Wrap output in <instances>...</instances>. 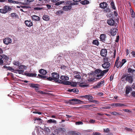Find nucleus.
Returning a JSON list of instances; mask_svg holds the SVG:
<instances>
[{"label":"nucleus","instance_id":"f257e3e1","mask_svg":"<svg viewBox=\"0 0 135 135\" xmlns=\"http://www.w3.org/2000/svg\"><path fill=\"white\" fill-rule=\"evenodd\" d=\"M103 63L102 64V67L104 69H108L109 68L110 65V61L108 57H105L103 59Z\"/></svg>","mask_w":135,"mask_h":135},{"label":"nucleus","instance_id":"f03ea898","mask_svg":"<svg viewBox=\"0 0 135 135\" xmlns=\"http://www.w3.org/2000/svg\"><path fill=\"white\" fill-rule=\"evenodd\" d=\"M121 79L122 81H128L130 83H132L133 81V79L132 76H127L126 75H123L121 78Z\"/></svg>","mask_w":135,"mask_h":135},{"label":"nucleus","instance_id":"7ed1b4c3","mask_svg":"<svg viewBox=\"0 0 135 135\" xmlns=\"http://www.w3.org/2000/svg\"><path fill=\"white\" fill-rule=\"evenodd\" d=\"M69 101H70L77 102H70V104L73 105H75L77 104H85L84 102L81 101L80 100L73 98L70 99Z\"/></svg>","mask_w":135,"mask_h":135},{"label":"nucleus","instance_id":"20e7f679","mask_svg":"<svg viewBox=\"0 0 135 135\" xmlns=\"http://www.w3.org/2000/svg\"><path fill=\"white\" fill-rule=\"evenodd\" d=\"M95 76L97 79H100L103 77L102 73V70L99 69H97L95 70L94 72Z\"/></svg>","mask_w":135,"mask_h":135},{"label":"nucleus","instance_id":"39448f33","mask_svg":"<svg viewBox=\"0 0 135 135\" xmlns=\"http://www.w3.org/2000/svg\"><path fill=\"white\" fill-rule=\"evenodd\" d=\"M87 76H88L87 77V80L90 82L94 80L95 78V77L94 72L92 71L88 73L86 76V77Z\"/></svg>","mask_w":135,"mask_h":135},{"label":"nucleus","instance_id":"423d86ee","mask_svg":"<svg viewBox=\"0 0 135 135\" xmlns=\"http://www.w3.org/2000/svg\"><path fill=\"white\" fill-rule=\"evenodd\" d=\"M12 9V8L6 6L2 9H0V12L2 13L5 14L8 12L11 11Z\"/></svg>","mask_w":135,"mask_h":135},{"label":"nucleus","instance_id":"0eeeda50","mask_svg":"<svg viewBox=\"0 0 135 135\" xmlns=\"http://www.w3.org/2000/svg\"><path fill=\"white\" fill-rule=\"evenodd\" d=\"M51 75L54 80L55 82H58V79L60 77L59 74L53 72L52 73Z\"/></svg>","mask_w":135,"mask_h":135},{"label":"nucleus","instance_id":"6e6552de","mask_svg":"<svg viewBox=\"0 0 135 135\" xmlns=\"http://www.w3.org/2000/svg\"><path fill=\"white\" fill-rule=\"evenodd\" d=\"M118 26L115 27V28H112L110 30V33L112 36H114L116 35L117 33L118 32V30L117 28Z\"/></svg>","mask_w":135,"mask_h":135},{"label":"nucleus","instance_id":"1a4fd4ad","mask_svg":"<svg viewBox=\"0 0 135 135\" xmlns=\"http://www.w3.org/2000/svg\"><path fill=\"white\" fill-rule=\"evenodd\" d=\"M107 23L110 26H114L116 27L117 26V23H115V21L112 18L109 19L107 20Z\"/></svg>","mask_w":135,"mask_h":135},{"label":"nucleus","instance_id":"9d476101","mask_svg":"<svg viewBox=\"0 0 135 135\" xmlns=\"http://www.w3.org/2000/svg\"><path fill=\"white\" fill-rule=\"evenodd\" d=\"M3 43L6 45H8L12 42L11 39L9 37H7L3 40Z\"/></svg>","mask_w":135,"mask_h":135},{"label":"nucleus","instance_id":"9b49d317","mask_svg":"<svg viewBox=\"0 0 135 135\" xmlns=\"http://www.w3.org/2000/svg\"><path fill=\"white\" fill-rule=\"evenodd\" d=\"M107 51L106 49H103L101 50L100 54L102 56L105 57L107 55Z\"/></svg>","mask_w":135,"mask_h":135},{"label":"nucleus","instance_id":"f8f14e48","mask_svg":"<svg viewBox=\"0 0 135 135\" xmlns=\"http://www.w3.org/2000/svg\"><path fill=\"white\" fill-rule=\"evenodd\" d=\"M104 80H101L100 82L98 83L97 85L94 86V88H99L101 87L102 85L104 83Z\"/></svg>","mask_w":135,"mask_h":135},{"label":"nucleus","instance_id":"ddd939ff","mask_svg":"<svg viewBox=\"0 0 135 135\" xmlns=\"http://www.w3.org/2000/svg\"><path fill=\"white\" fill-rule=\"evenodd\" d=\"M108 6V4L106 2H103L100 3L99 6L102 9L105 8Z\"/></svg>","mask_w":135,"mask_h":135},{"label":"nucleus","instance_id":"4468645a","mask_svg":"<svg viewBox=\"0 0 135 135\" xmlns=\"http://www.w3.org/2000/svg\"><path fill=\"white\" fill-rule=\"evenodd\" d=\"M112 106H114L115 107H121L123 106L126 107V105L123 104H122L120 103H113L111 105Z\"/></svg>","mask_w":135,"mask_h":135},{"label":"nucleus","instance_id":"2eb2a0df","mask_svg":"<svg viewBox=\"0 0 135 135\" xmlns=\"http://www.w3.org/2000/svg\"><path fill=\"white\" fill-rule=\"evenodd\" d=\"M32 20L35 21H38L40 20V17L36 15H33L31 16Z\"/></svg>","mask_w":135,"mask_h":135},{"label":"nucleus","instance_id":"dca6fc26","mask_svg":"<svg viewBox=\"0 0 135 135\" xmlns=\"http://www.w3.org/2000/svg\"><path fill=\"white\" fill-rule=\"evenodd\" d=\"M25 23L26 25L28 27H30L33 25V23L30 20H26L25 21Z\"/></svg>","mask_w":135,"mask_h":135},{"label":"nucleus","instance_id":"f3484780","mask_svg":"<svg viewBox=\"0 0 135 135\" xmlns=\"http://www.w3.org/2000/svg\"><path fill=\"white\" fill-rule=\"evenodd\" d=\"M105 35L104 34H101L100 36V41L103 42H105Z\"/></svg>","mask_w":135,"mask_h":135},{"label":"nucleus","instance_id":"a211bd4d","mask_svg":"<svg viewBox=\"0 0 135 135\" xmlns=\"http://www.w3.org/2000/svg\"><path fill=\"white\" fill-rule=\"evenodd\" d=\"M72 7L70 5L66 6H64L62 8L65 11L70 10L71 8Z\"/></svg>","mask_w":135,"mask_h":135},{"label":"nucleus","instance_id":"6ab92c4d","mask_svg":"<svg viewBox=\"0 0 135 135\" xmlns=\"http://www.w3.org/2000/svg\"><path fill=\"white\" fill-rule=\"evenodd\" d=\"M37 85V84H31L30 86L33 88H35L36 92H38V87L36 86Z\"/></svg>","mask_w":135,"mask_h":135},{"label":"nucleus","instance_id":"aec40b11","mask_svg":"<svg viewBox=\"0 0 135 135\" xmlns=\"http://www.w3.org/2000/svg\"><path fill=\"white\" fill-rule=\"evenodd\" d=\"M25 75L26 76L29 77H36V76H37V74L36 73H26Z\"/></svg>","mask_w":135,"mask_h":135},{"label":"nucleus","instance_id":"412c9836","mask_svg":"<svg viewBox=\"0 0 135 135\" xmlns=\"http://www.w3.org/2000/svg\"><path fill=\"white\" fill-rule=\"evenodd\" d=\"M68 91L69 92H73L74 93H77L78 92V90L76 88H74L71 89H69L68 90Z\"/></svg>","mask_w":135,"mask_h":135},{"label":"nucleus","instance_id":"4be33fe9","mask_svg":"<svg viewBox=\"0 0 135 135\" xmlns=\"http://www.w3.org/2000/svg\"><path fill=\"white\" fill-rule=\"evenodd\" d=\"M42 19L44 20L47 21L49 20L50 18L48 16L44 15L43 16Z\"/></svg>","mask_w":135,"mask_h":135},{"label":"nucleus","instance_id":"5701e85b","mask_svg":"<svg viewBox=\"0 0 135 135\" xmlns=\"http://www.w3.org/2000/svg\"><path fill=\"white\" fill-rule=\"evenodd\" d=\"M121 62L119 61L117 62H115L114 66H116V67L117 68H119L120 67V68L122 66H121Z\"/></svg>","mask_w":135,"mask_h":135},{"label":"nucleus","instance_id":"b1692460","mask_svg":"<svg viewBox=\"0 0 135 135\" xmlns=\"http://www.w3.org/2000/svg\"><path fill=\"white\" fill-rule=\"evenodd\" d=\"M39 73L42 75H45L47 73V71L43 69H41L39 70Z\"/></svg>","mask_w":135,"mask_h":135},{"label":"nucleus","instance_id":"393cba45","mask_svg":"<svg viewBox=\"0 0 135 135\" xmlns=\"http://www.w3.org/2000/svg\"><path fill=\"white\" fill-rule=\"evenodd\" d=\"M60 78L61 80L64 81L68 80L69 79V78L66 76H61Z\"/></svg>","mask_w":135,"mask_h":135},{"label":"nucleus","instance_id":"a878e982","mask_svg":"<svg viewBox=\"0 0 135 135\" xmlns=\"http://www.w3.org/2000/svg\"><path fill=\"white\" fill-rule=\"evenodd\" d=\"M132 90V88L130 87L126 88V94L127 95L128 94L129 92V91H131Z\"/></svg>","mask_w":135,"mask_h":135},{"label":"nucleus","instance_id":"bb28decb","mask_svg":"<svg viewBox=\"0 0 135 135\" xmlns=\"http://www.w3.org/2000/svg\"><path fill=\"white\" fill-rule=\"evenodd\" d=\"M92 43L93 44L96 45L97 46H98L99 44V41L97 40L96 39L94 40L92 42Z\"/></svg>","mask_w":135,"mask_h":135},{"label":"nucleus","instance_id":"cd10ccee","mask_svg":"<svg viewBox=\"0 0 135 135\" xmlns=\"http://www.w3.org/2000/svg\"><path fill=\"white\" fill-rule=\"evenodd\" d=\"M76 75L74 76L75 78L78 79H80L81 77L80 75V73L78 72H76Z\"/></svg>","mask_w":135,"mask_h":135},{"label":"nucleus","instance_id":"c85d7f7f","mask_svg":"<svg viewBox=\"0 0 135 135\" xmlns=\"http://www.w3.org/2000/svg\"><path fill=\"white\" fill-rule=\"evenodd\" d=\"M89 3V2L87 0H85L80 2V3L81 4L84 5L88 4Z\"/></svg>","mask_w":135,"mask_h":135},{"label":"nucleus","instance_id":"c756f323","mask_svg":"<svg viewBox=\"0 0 135 135\" xmlns=\"http://www.w3.org/2000/svg\"><path fill=\"white\" fill-rule=\"evenodd\" d=\"M87 99H88L89 102H91L93 99V97L91 95H88V98Z\"/></svg>","mask_w":135,"mask_h":135},{"label":"nucleus","instance_id":"7c9ffc66","mask_svg":"<svg viewBox=\"0 0 135 135\" xmlns=\"http://www.w3.org/2000/svg\"><path fill=\"white\" fill-rule=\"evenodd\" d=\"M110 5L112 8L114 9H116V8L115 6V4L113 1H112L110 3Z\"/></svg>","mask_w":135,"mask_h":135},{"label":"nucleus","instance_id":"2f4dec72","mask_svg":"<svg viewBox=\"0 0 135 135\" xmlns=\"http://www.w3.org/2000/svg\"><path fill=\"white\" fill-rule=\"evenodd\" d=\"M35 121L37 120L39 122V124H40L41 123H42L43 120L42 119H41L40 118H35V119L34 120Z\"/></svg>","mask_w":135,"mask_h":135},{"label":"nucleus","instance_id":"473e14b6","mask_svg":"<svg viewBox=\"0 0 135 135\" xmlns=\"http://www.w3.org/2000/svg\"><path fill=\"white\" fill-rule=\"evenodd\" d=\"M63 84L65 85H70L71 84V83L69 81H64Z\"/></svg>","mask_w":135,"mask_h":135},{"label":"nucleus","instance_id":"72a5a7b5","mask_svg":"<svg viewBox=\"0 0 135 135\" xmlns=\"http://www.w3.org/2000/svg\"><path fill=\"white\" fill-rule=\"evenodd\" d=\"M47 122L48 123H56V121L55 120H53L52 119H50L49 120H48Z\"/></svg>","mask_w":135,"mask_h":135},{"label":"nucleus","instance_id":"f704fd0d","mask_svg":"<svg viewBox=\"0 0 135 135\" xmlns=\"http://www.w3.org/2000/svg\"><path fill=\"white\" fill-rule=\"evenodd\" d=\"M128 72L133 74L135 71V70L131 68H129L128 69Z\"/></svg>","mask_w":135,"mask_h":135},{"label":"nucleus","instance_id":"c9c22d12","mask_svg":"<svg viewBox=\"0 0 135 135\" xmlns=\"http://www.w3.org/2000/svg\"><path fill=\"white\" fill-rule=\"evenodd\" d=\"M37 77L38 78H41L44 79H46V76L39 74L38 75Z\"/></svg>","mask_w":135,"mask_h":135},{"label":"nucleus","instance_id":"e433bc0d","mask_svg":"<svg viewBox=\"0 0 135 135\" xmlns=\"http://www.w3.org/2000/svg\"><path fill=\"white\" fill-rule=\"evenodd\" d=\"M107 69L104 70L103 71H102V74L103 76L105 74L107 73L109 70V69Z\"/></svg>","mask_w":135,"mask_h":135},{"label":"nucleus","instance_id":"4c0bfd02","mask_svg":"<svg viewBox=\"0 0 135 135\" xmlns=\"http://www.w3.org/2000/svg\"><path fill=\"white\" fill-rule=\"evenodd\" d=\"M105 8L106 9H105L103 11L104 12L107 13L110 12V10L109 7H107Z\"/></svg>","mask_w":135,"mask_h":135},{"label":"nucleus","instance_id":"58836bf2","mask_svg":"<svg viewBox=\"0 0 135 135\" xmlns=\"http://www.w3.org/2000/svg\"><path fill=\"white\" fill-rule=\"evenodd\" d=\"M44 130L46 132L49 133L50 132V129L49 128L46 127V126L44 127Z\"/></svg>","mask_w":135,"mask_h":135},{"label":"nucleus","instance_id":"ea45409f","mask_svg":"<svg viewBox=\"0 0 135 135\" xmlns=\"http://www.w3.org/2000/svg\"><path fill=\"white\" fill-rule=\"evenodd\" d=\"M88 86V85L84 84V83H80L79 84V86L80 87L83 88L87 87Z\"/></svg>","mask_w":135,"mask_h":135},{"label":"nucleus","instance_id":"a19ab883","mask_svg":"<svg viewBox=\"0 0 135 135\" xmlns=\"http://www.w3.org/2000/svg\"><path fill=\"white\" fill-rule=\"evenodd\" d=\"M94 105H95L94 104L85 105H83V107H84V108H88L89 107H93Z\"/></svg>","mask_w":135,"mask_h":135},{"label":"nucleus","instance_id":"79ce46f5","mask_svg":"<svg viewBox=\"0 0 135 135\" xmlns=\"http://www.w3.org/2000/svg\"><path fill=\"white\" fill-rule=\"evenodd\" d=\"M63 13V11H62L60 10L56 11V14L57 15H60V14H61Z\"/></svg>","mask_w":135,"mask_h":135},{"label":"nucleus","instance_id":"37998d69","mask_svg":"<svg viewBox=\"0 0 135 135\" xmlns=\"http://www.w3.org/2000/svg\"><path fill=\"white\" fill-rule=\"evenodd\" d=\"M127 61L126 59H123L122 60L121 62V66H122Z\"/></svg>","mask_w":135,"mask_h":135},{"label":"nucleus","instance_id":"c03bdc74","mask_svg":"<svg viewBox=\"0 0 135 135\" xmlns=\"http://www.w3.org/2000/svg\"><path fill=\"white\" fill-rule=\"evenodd\" d=\"M12 17H17V15H16V13H11L10 15Z\"/></svg>","mask_w":135,"mask_h":135},{"label":"nucleus","instance_id":"a18cd8bd","mask_svg":"<svg viewBox=\"0 0 135 135\" xmlns=\"http://www.w3.org/2000/svg\"><path fill=\"white\" fill-rule=\"evenodd\" d=\"M3 57L1 55H0V65H2L3 63V60L2 59Z\"/></svg>","mask_w":135,"mask_h":135},{"label":"nucleus","instance_id":"49530a36","mask_svg":"<svg viewBox=\"0 0 135 135\" xmlns=\"http://www.w3.org/2000/svg\"><path fill=\"white\" fill-rule=\"evenodd\" d=\"M77 83L75 82H73L72 83H71V86L73 87H76L77 86Z\"/></svg>","mask_w":135,"mask_h":135},{"label":"nucleus","instance_id":"de8ad7c7","mask_svg":"<svg viewBox=\"0 0 135 135\" xmlns=\"http://www.w3.org/2000/svg\"><path fill=\"white\" fill-rule=\"evenodd\" d=\"M110 113L112 114H113L114 115H119V114L117 112H110Z\"/></svg>","mask_w":135,"mask_h":135},{"label":"nucleus","instance_id":"09e8293b","mask_svg":"<svg viewBox=\"0 0 135 135\" xmlns=\"http://www.w3.org/2000/svg\"><path fill=\"white\" fill-rule=\"evenodd\" d=\"M110 131L109 129V128L104 129V132L106 133H109Z\"/></svg>","mask_w":135,"mask_h":135},{"label":"nucleus","instance_id":"8fccbe9b","mask_svg":"<svg viewBox=\"0 0 135 135\" xmlns=\"http://www.w3.org/2000/svg\"><path fill=\"white\" fill-rule=\"evenodd\" d=\"M45 80L49 81H52V80H54L52 77H49L48 78L46 77V79Z\"/></svg>","mask_w":135,"mask_h":135},{"label":"nucleus","instance_id":"3c124183","mask_svg":"<svg viewBox=\"0 0 135 135\" xmlns=\"http://www.w3.org/2000/svg\"><path fill=\"white\" fill-rule=\"evenodd\" d=\"M83 124V122L81 121L77 122L75 123V124L76 125H79Z\"/></svg>","mask_w":135,"mask_h":135},{"label":"nucleus","instance_id":"603ef678","mask_svg":"<svg viewBox=\"0 0 135 135\" xmlns=\"http://www.w3.org/2000/svg\"><path fill=\"white\" fill-rule=\"evenodd\" d=\"M43 9L42 8L39 7H35L34 8V9L35 10H38L42 9Z\"/></svg>","mask_w":135,"mask_h":135},{"label":"nucleus","instance_id":"864d4df0","mask_svg":"<svg viewBox=\"0 0 135 135\" xmlns=\"http://www.w3.org/2000/svg\"><path fill=\"white\" fill-rule=\"evenodd\" d=\"M79 97L80 98H86V99H87V98H88V95H81Z\"/></svg>","mask_w":135,"mask_h":135},{"label":"nucleus","instance_id":"5fc2aeb1","mask_svg":"<svg viewBox=\"0 0 135 135\" xmlns=\"http://www.w3.org/2000/svg\"><path fill=\"white\" fill-rule=\"evenodd\" d=\"M59 131L62 132H65L66 130L64 128H61L60 129Z\"/></svg>","mask_w":135,"mask_h":135},{"label":"nucleus","instance_id":"6e6d98bb","mask_svg":"<svg viewBox=\"0 0 135 135\" xmlns=\"http://www.w3.org/2000/svg\"><path fill=\"white\" fill-rule=\"evenodd\" d=\"M119 36H117L116 37V39L115 40V41L117 42H118L119 41Z\"/></svg>","mask_w":135,"mask_h":135},{"label":"nucleus","instance_id":"4d7b16f0","mask_svg":"<svg viewBox=\"0 0 135 135\" xmlns=\"http://www.w3.org/2000/svg\"><path fill=\"white\" fill-rule=\"evenodd\" d=\"M93 135H101V134L99 132H95V133L93 132Z\"/></svg>","mask_w":135,"mask_h":135},{"label":"nucleus","instance_id":"13d9d810","mask_svg":"<svg viewBox=\"0 0 135 135\" xmlns=\"http://www.w3.org/2000/svg\"><path fill=\"white\" fill-rule=\"evenodd\" d=\"M8 70H9L10 71H11L12 72H13L14 70L12 68V67L10 66H9V68L8 69Z\"/></svg>","mask_w":135,"mask_h":135},{"label":"nucleus","instance_id":"bf43d9fd","mask_svg":"<svg viewBox=\"0 0 135 135\" xmlns=\"http://www.w3.org/2000/svg\"><path fill=\"white\" fill-rule=\"evenodd\" d=\"M58 82H55L57 83H61L62 84H63L64 81H62V80H60L58 79Z\"/></svg>","mask_w":135,"mask_h":135},{"label":"nucleus","instance_id":"052dcab7","mask_svg":"<svg viewBox=\"0 0 135 135\" xmlns=\"http://www.w3.org/2000/svg\"><path fill=\"white\" fill-rule=\"evenodd\" d=\"M62 3V1H60L57 2H56L55 3V5H59L61 4Z\"/></svg>","mask_w":135,"mask_h":135},{"label":"nucleus","instance_id":"680f3d73","mask_svg":"<svg viewBox=\"0 0 135 135\" xmlns=\"http://www.w3.org/2000/svg\"><path fill=\"white\" fill-rule=\"evenodd\" d=\"M113 54V57L115 58V57L116 54V50L115 49H114V50Z\"/></svg>","mask_w":135,"mask_h":135},{"label":"nucleus","instance_id":"e2e57ef3","mask_svg":"<svg viewBox=\"0 0 135 135\" xmlns=\"http://www.w3.org/2000/svg\"><path fill=\"white\" fill-rule=\"evenodd\" d=\"M131 54L133 57H135V51H132L131 52Z\"/></svg>","mask_w":135,"mask_h":135},{"label":"nucleus","instance_id":"0e129e2a","mask_svg":"<svg viewBox=\"0 0 135 135\" xmlns=\"http://www.w3.org/2000/svg\"><path fill=\"white\" fill-rule=\"evenodd\" d=\"M72 135H78V134L75 131H73L71 132Z\"/></svg>","mask_w":135,"mask_h":135},{"label":"nucleus","instance_id":"69168bd1","mask_svg":"<svg viewBox=\"0 0 135 135\" xmlns=\"http://www.w3.org/2000/svg\"><path fill=\"white\" fill-rule=\"evenodd\" d=\"M125 130H126V131H131L132 130V129H130L129 128H127V127H126L125 128Z\"/></svg>","mask_w":135,"mask_h":135},{"label":"nucleus","instance_id":"338daca9","mask_svg":"<svg viewBox=\"0 0 135 135\" xmlns=\"http://www.w3.org/2000/svg\"><path fill=\"white\" fill-rule=\"evenodd\" d=\"M14 64L15 65L19 66L20 65V63L18 61L15 62L14 63Z\"/></svg>","mask_w":135,"mask_h":135},{"label":"nucleus","instance_id":"774afa93","mask_svg":"<svg viewBox=\"0 0 135 135\" xmlns=\"http://www.w3.org/2000/svg\"><path fill=\"white\" fill-rule=\"evenodd\" d=\"M131 13L132 15V17L134 18L135 17V14L134 12H131Z\"/></svg>","mask_w":135,"mask_h":135}]
</instances>
